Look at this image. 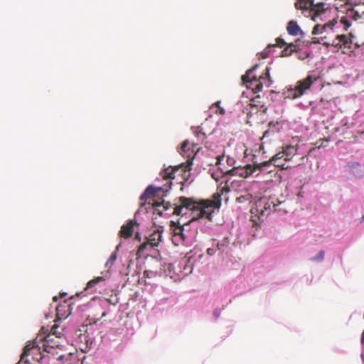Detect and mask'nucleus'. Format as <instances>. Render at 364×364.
Returning a JSON list of instances; mask_svg holds the SVG:
<instances>
[{
	"label": "nucleus",
	"mask_w": 364,
	"mask_h": 364,
	"mask_svg": "<svg viewBox=\"0 0 364 364\" xmlns=\"http://www.w3.org/2000/svg\"><path fill=\"white\" fill-rule=\"evenodd\" d=\"M193 133L197 139V142L185 140L182 142L178 150L179 154L186 159H194L201 147L198 142L204 144V146L210 149L213 145L220 144L225 140L223 132L220 129H211L210 122L207 119L200 126L192 127Z\"/></svg>",
	"instance_id": "obj_1"
},
{
	"label": "nucleus",
	"mask_w": 364,
	"mask_h": 364,
	"mask_svg": "<svg viewBox=\"0 0 364 364\" xmlns=\"http://www.w3.org/2000/svg\"><path fill=\"white\" fill-rule=\"evenodd\" d=\"M230 191L228 186H223L220 189V193H216L213 195V200H205L197 203L193 198L181 196V205L174 209L176 215L186 214L183 210H191L192 212V218L190 222L196 221L200 218H205L211 221L213 213L215 208H219L221 205V195L225 192Z\"/></svg>",
	"instance_id": "obj_2"
},
{
	"label": "nucleus",
	"mask_w": 364,
	"mask_h": 364,
	"mask_svg": "<svg viewBox=\"0 0 364 364\" xmlns=\"http://www.w3.org/2000/svg\"><path fill=\"white\" fill-rule=\"evenodd\" d=\"M257 68L258 65H255L242 76V81L243 84L246 85L247 87L252 89L255 93L262 91L264 85L269 87L272 83V80L269 75V68L267 67L265 73L259 77H257L256 75H253V72Z\"/></svg>",
	"instance_id": "obj_3"
},
{
	"label": "nucleus",
	"mask_w": 364,
	"mask_h": 364,
	"mask_svg": "<svg viewBox=\"0 0 364 364\" xmlns=\"http://www.w3.org/2000/svg\"><path fill=\"white\" fill-rule=\"evenodd\" d=\"M38 339H36L33 341H29L25 346L23 352L21 355V361L24 360L26 363H30L31 361L41 362L44 359L50 360V356L41 350V346L38 343Z\"/></svg>",
	"instance_id": "obj_4"
},
{
	"label": "nucleus",
	"mask_w": 364,
	"mask_h": 364,
	"mask_svg": "<svg viewBox=\"0 0 364 364\" xmlns=\"http://www.w3.org/2000/svg\"><path fill=\"white\" fill-rule=\"evenodd\" d=\"M193 161H186V163H183L178 166H170L165 168L161 175L162 178H175L176 176H181L183 179L188 180L191 176V170L192 166Z\"/></svg>",
	"instance_id": "obj_5"
},
{
	"label": "nucleus",
	"mask_w": 364,
	"mask_h": 364,
	"mask_svg": "<svg viewBox=\"0 0 364 364\" xmlns=\"http://www.w3.org/2000/svg\"><path fill=\"white\" fill-rule=\"evenodd\" d=\"M40 341H41L43 351L48 354L52 360H60L64 358L63 355H57V348L60 345L58 338H55L53 336L39 334L37 337Z\"/></svg>",
	"instance_id": "obj_6"
},
{
	"label": "nucleus",
	"mask_w": 364,
	"mask_h": 364,
	"mask_svg": "<svg viewBox=\"0 0 364 364\" xmlns=\"http://www.w3.org/2000/svg\"><path fill=\"white\" fill-rule=\"evenodd\" d=\"M230 161H216L215 165L218 166V168L220 169L223 174L227 175H232L236 176L238 175L241 177L246 178L251 175L252 171L255 170L254 168L252 167L250 164H245L243 167H233L231 169L225 167L226 164H229ZM232 162L231 166L233 165L235 161H230Z\"/></svg>",
	"instance_id": "obj_7"
},
{
	"label": "nucleus",
	"mask_w": 364,
	"mask_h": 364,
	"mask_svg": "<svg viewBox=\"0 0 364 364\" xmlns=\"http://www.w3.org/2000/svg\"><path fill=\"white\" fill-rule=\"evenodd\" d=\"M294 6L297 9L309 10L311 18L314 21L326 10V4L323 2L315 4L314 0H296Z\"/></svg>",
	"instance_id": "obj_8"
},
{
	"label": "nucleus",
	"mask_w": 364,
	"mask_h": 364,
	"mask_svg": "<svg viewBox=\"0 0 364 364\" xmlns=\"http://www.w3.org/2000/svg\"><path fill=\"white\" fill-rule=\"evenodd\" d=\"M281 205L282 203L280 202L275 203L273 198H262L256 202L255 210L260 219L262 217L267 216L270 213L272 208L274 211H281L282 209L279 208V206Z\"/></svg>",
	"instance_id": "obj_9"
},
{
	"label": "nucleus",
	"mask_w": 364,
	"mask_h": 364,
	"mask_svg": "<svg viewBox=\"0 0 364 364\" xmlns=\"http://www.w3.org/2000/svg\"><path fill=\"white\" fill-rule=\"evenodd\" d=\"M360 0H343V13L345 11V16H343V25L346 28L350 26L349 19L357 21L361 16L358 10L354 7L360 3Z\"/></svg>",
	"instance_id": "obj_10"
},
{
	"label": "nucleus",
	"mask_w": 364,
	"mask_h": 364,
	"mask_svg": "<svg viewBox=\"0 0 364 364\" xmlns=\"http://www.w3.org/2000/svg\"><path fill=\"white\" fill-rule=\"evenodd\" d=\"M318 79L316 76L308 75L306 78L299 80L294 88L288 90V97L292 99L300 97Z\"/></svg>",
	"instance_id": "obj_11"
},
{
	"label": "nucleus",
	"mask_w": 364,
	"mask_h": 364,
	"mask_svg": "<svg viewBox=\"0 0 364 364\" xmlns=\"http://www.w3.org/2000/svg\"><path fill=\"white\" fill-rule=\"evenodd\" d=\"M343 53L349 56H357L361 52V48L358 42L354 41V36L351 33L348 36L343 35Z\"/></svg>",
	"instance_id": "obj_12"
},
{
	"label": "nucleus",
	"mask_w": 364,
	"mask_h": 364,
	"mask_svg": "<svg viewBox=\"0 0 364 364\" xmlns=\"http://www.w3.org/2000/svg\"><path fill=\"white\" fill-rule=\"evenodd\" d=\"M170 228L172 234V241L175 245L183 244L187 239L184 234V225H181L179 221H171Z\"/></svg>",
	"instance_id": "obj_13"
},
{
	"label": "nucleus",
	"mask_w": 364,
	"mask_h": 364,
	"mask_svg": "<svg viewBox=\"0 0 364 364\" xmlns=\"http://www.w3.org/2000/svg\"><path fill=\"white\" fill-rule=\"evenodd\" d=\"M97 320H95L93 322H89L85 325H83L81 328L78 329L76 331L77 336L79 337L81 343H85L87 346L92 345L93 342V338L90 336L89 331L92 328V324L96 323Z\"/></svg>",
	"instance_id": "obj_14"
},
{
	"label": "nucleus",
	"mask_w": 364,
	"mask_h": 364,
	"mask_svg": "<svg viewBox=\"0 0 364 364\" xmlns=\"http://www.w3.org/2000/svg\"><path fill=\"white\" fill-rule=\"evenodd\" d=\"M278 161H264L262 163L259 164H255L252 166V168H255L254 171L251 173V175L255 172H257V174L260 171H266L267 173H270L272 171V169H270V167H281L282 169H285L287 168L284 166V164H276Z\"/></svg>",
	"instance_id": "obj_15"
},
{
	"label": "nucleus",
	"mask_w": 364,
	"mask_h": 364,
	"mask_svg": "<svg viewBox=\"0 0 364 364\" xmlns=\"http://www.w3.org/2000/svg\"><path fill=\"white\" fill-rule=\"evenodd\" d=\"M181 197L178 199V204L172 205L170 202H166L163 200L161 203L156 202L153 203V208L154 213H156L159 216H161L164 211H167L168 210L173 209V212L171 214L176 215L174 213L175 208L181 205Z\"/></svg>",
	"instance_id": "obj_16"
},
{
	"label": "nucleus",
	"mask_w": 364,
	"mask_h": 364,
	"mask_svg": "<svg viewBox=\"0 0 364 364\" xmlns=\"http://www.w3.org/2000/svg\"><path fill=\"white\" fill-rule=\"evenodd\" d=\"M296 146H287L283 148V151L277 153L269 159H291L296 153Z\"/></svg>",
	"instance_id": "obj_17"
},
{
	"label": "nucleus",
	"mask_w": 364,
	"mask_h": 364,
	"mask_svg": "<svg viewBox=\"0 0 364 364\" xmlns=\"http://www.w3.org/2000/svg\"><path fill=\"white\" fill-rule=\"evenodd\" d=\"M136 225L138 224L136 220H131L126 225H122L119 231L120 237L125 239L132 237L134 232V228Z\"/></svg>",
	"instance_id": "obj_18"
},
{
	"label": "nucleus",
	"mask_w": 364,
	"mask_h": 364,
	"mask_svg": "<svg viewBox=\"0 0 364 364\" xmlns=\"http://www.w3.org/2000/svg\"><path fill=\"white\" fill-rule=\"evenodd\" d=\"M67 301H64V304H60L56 308L57 317L59 319L67 318L71 314L70 304H66Z\"/></svg>",
	"instance_id": "obj_19"
},
{
	"label": "nucleus",
	"mask_w": 364,
	"mask_h": 364,
	"mask_svg": "<svg viewBox=\"0 0 364 364\" xmlns=\"http://www.w3.org/2000/svg\"><path fill=\"white\" fill-rule=\"evenodd\" d=\"M287 33L291 36H298V35H301V36L304 35V33L301 30L297 22L295 21H293V20L290 21L288 23V25L287 26Z\"/></svg>",
	"instance_id": "obj_20"
},
{
	"label": "nucleus",
	"mask_w": 364,
	"mask_h": 364,
	"mask_svg": "<svg viewBox=\"0 0 364 364\" xmlns=\"http://www.w3.org/2000/svg\"><path fill=\"white\" fill-rule=\"evenodd\" d=\"M161 233L162 231H160L159 230L154 231V232L146 237V241L149 242L151 245L155 247H157L161 240Z\"/></svg>",
	"instance_id": "obj_21"
},
{
	"label": "nucleus",
	"mask_w": 364,
	"mask_h": 364,
	"mask_svg": "<svg viewBox=\"0 0 364 364\" xmlns=\"http://www.w3.org/2000/svg\"><path fill=\"white\" fill-rule=\"evenodd\" d=\"M64 328L61 327L58 321H55V323L52 326L50 333L48 335L53 336L55 338L60 339L64 336Z\"/></svg>",
	"instance_id": "obj_22"
},
{
	"label": "nucleus",
	"mask_w": 364,
	"mask_h": 364,
	"mask_svg": "<svg viewBox=\"0 0 364 364\" xmlns=\"http://www.w3.org/2000/svg\"><path fill=\"white\" fill-rule=\"evenodd\" d=\"M155 248V247L151 245L147 241L143 242L138 248L136 256L138 258L145 257V252L149 251Z\"/></svg>",
	"instance_id": "obj_23"
},
{
	"label": "nucleus",
	"mask_w": 364,
	"mask_h": 364,
	"mask_svg": "<svg viewBox=\"0 0 364 364\" xmlns=\"http://www.w3.org/2000/svg\"><path fill=\"white\" fill-rule=\"evenodd\" d=\"M333 26V23H328L323 26L317 24L316 25L312 31L313 35H318L319 33H322L326 28L332 29V27Z\"/></svg>",
	"instance_id": "obj_24"
},
{
	"label": "nucleus",
	"mask_w": 364,
	"mask_h": 364,
	"mask_svg": "<svg viewBox=\"0 0 364 364\" xmlns=\"http://www.w3.org/2000/svg\"><path fill=\"white\" fill-rule=\"evenodd\" d=\"M104 280L102 277H97L90 281H89L87 284L86 287L85 288V291H90V293H93L95 291L92 290V288L95 287L97 284Z\"/></svg>",
	"instance_id": "obj_25"
},
{
	"label": "nucleus",
	"mask_w": 364,
	"mask_h": 364,
	"mask_svg": "<svg viewBox=\"0 0 364 364\" xmlns=\"http://www.w3.org/2000/svg\"><path fill=\"white\" fill-rule=\"evenodd\" d=\"M104 280L102 277H97L90 281H89L87 284L86 287L85 288V291H90V293H93L95 291L92 290V288L95 287L97 284Z\"/></svg>",
	"instance_id": "obj_26"
},
{
	"label": "nucleus",
	"mask_w": 364,
	"mask_h": 364,
	"mask_svg": "<svg viewBox=\"0 0 364 364\" xmlns=\"http://www.w3.org/2000/svg\"><path fill=\"white\" fill-rule=\"evenodd\" d=\"M297 50V46L294 45V43H289L287 45L284 50L282 51V56H289L292 54V53L296 52Z\"/></svg>",
	"instance_id": "obj_27"
},
{
	"label": "nucleus",
	"mask_w": 364,
	"mask_h": 364,
	"mask_svg": "<svg viewBox=\"0 0 364 364\" xmlns=\"http://www.w3.org/2000/svg\"><path fill=\"white\" fill-rule=\"evenodd\" d=\"M161 190V188H155L152 186H148L144 193H143V195L141 196V199H143L145 197H152V196H154V195L159 191Z\"/></svg>",
	"instance_id": "obj_28"
},
{
	"label": "nucleus",
	"mask_w": 364,
	"mask_h": 364,
	"mask_svg": "<svg viewBox=\"0 0 364 364\" xmlns=\"http://www.w3.org/2000/svg\"><path fill=\"white\" fill-rule=\"evenodd\" d=\"M252 198V195L250 193L247 192L244 195H241V196H238L236 198V201L240 203H245L246 201L250 202Z\"/></svg>",
	"instance_id": "obj_29"
},
{
	"label": "nucleus",
	"mask_w": 364,
	"mask_h": 364,
	"mask_svg": "<svg viewBox=\"0 0 364 364\" xmlns=\"http://www.w3.org/2000/svg\"><path fill=\"white\" fill-rule=\"evenodd\" d=\"M332 46L338 48H341V35L337 36L336 39L333 42Z\"/></svg>",
	"instance_id": "obj_30"
},
{
	"label": "nucleus",
	"mask_w": 364,
	"mask_h": 364,
	"mask_svg": "<svg viewBox=\"0 0 364 364\" xmlns=\"http://www.w3.org/2000/svg\"><path fill=\"white\" fill-rule=\"evenodd\" d=\"M286 45V43L285 41H284V39L281 38H277L276 39V46H278L279 48H282L283 46H284ZM273 47L275 46V45H273L272 46Z\"/></svg>",
	"instance_id": "obj_31"
},
{
	"label": "nucleus",
	"mask_w": 364,
	"mask_h": 364,
	"mask_svg": "<svg viewBox=\"0 0 364 364\" xmlns=\"http://www.w3.org/2000/svg\"><path fill=\"white\" fill-rule=\"evenodd\" d=\"M116 255L115 254H112L110 257L109 258V259L107 260V263H106V266L108 267L109 264L112 265L113 264V263L114 262V261L116 260Z\"/></svg>",
	"instance_id": "obj_32"
},
{
	"label": "nucleus",
	"mask_w": 364,
	"mask_h": 364,
	"mask_svg": "<svg viewBox=\"0 0 364 364\" xmlns=\"http://www.w3.org/2000/svg\"><path fill=\"white\" fill-rule=\"evenodd\" d=\"M324 251L321 250L314 259L317 261H322L324 258Z\"/></svg>",
	"instance_id": "obj_33"
},
{
	"label": "nucleus",
	"mask_w": 364,
	"mask_h": 364,
	"mask_svg": "<svg viewBox=\"0 0 364 364\" xmlns=\"http://www.w3.org/2000/svg\"><path fill=\"white\" fill-rule=\"evenodd\" d=\"M220 102H217L215 103V106L218 107V110L216 111V113H219L220 114H224L225 113V111L224 108L220 107Z\"/></svg>",
	"instance_id": "obj_34"
},
{
	"label": "nucleus",
	"mask_w": 364,
	"mask_h": 364,
	"mask_svg": "<svg viewBox=\"0 0 364 364\" xmlns=\"http://www.w3.org/2000/svg\"><path fill=\"white\" fill-rule=\"evenodd\" d=\"M207 253L209 255H213L215 253V250L213 248H208Z\"/></svg>",
	"instance_id": "obj_35"
},
{
	"label": "nucleus",
	"mask_w": 364,
	"mask_h": 364,
	"mask_svg": "<svg viewBox=\"0 0 364 364\" xmlns=\"http://www.w3.org/2000/svg\"><path fill=\"white\" fill-rule=\"evenodd\" d=\"M360 343L362 345H364V331H363L362 335H361Z\"/></svg>",
	"instance_id": "obj_36"
},
{
	"label": "nucleus",
	"mask_w": 364,
	"mask_h": 364,
	"mask_svg": "<svg viewBox=\"0 0 364 364\" xmlns=\"http://www.w3.org/2000/svg\"><path fill=\"white\" fill-rule=\"evenodd\" d=\"M135 237H136V239H137L139 241H140V240H141V237H140L139 233H138V232H137V233L136 234V235H135Z\"/></svg>",
	"instance_id": "obj_37"
},
{
	"label": "nucleus",
	"mask_w": 364,
	"mask_h": 364,
	"mask_svg": "<svg viewBox=\"0 0 364 364\" xmlns=\"http://www.w3.org/2000/svg\"><path fill=\"white\" fill-rule=\"evenodd\" d=\"M66 295H67L66 293H61L60 294V297L63 298V297L65 296Z\"/></svg>",
	"instance_id": "obj_38"
},
{
	"label": "nucleus",
	"mask_w": 364,
	"mask_h": 364,
	"mask_svg": "<svg viewBox=\"0 0 364 364\" xmlns=\"http://www.w3.org/2000/svg\"><path fill=\"white\" fill-rule=\"evenodd\" d=\"M222 158H223V156H218L215 158V159L219 160V159H222Z\"/></svg>",
	"instance_id": "obj_39"
},
{
	"label": "nucleus",
	"mask_w": 364,
	"mask_h": 364,
	"mask_svg": "<svg viewBox=\"0 0 364 364\" xmlns=\"http://www.w3.org/2000/svg\"><path fill=\"white\" fill-rule=\"evenodd\" d=\"M53 299L54 301H57L58 297L55 296L53 297Z\"/></svg>",
	"instance_id": "obj_40"
},
{
	"label": "nucleus",
	"mask_w": 364,
	"mask_h": 364,
	"mask_svg": "<svg viewBox=\"0 0 364 364\" xmlns=\"http://www.w3.org/2000/svg\"><path fill=\"white\" fill-rule=\"evenodd\" d=\"M106 316V313L105 312H103L102 314V316L101 317H104Z\"/></svg>",
	"instance_id": "obj_41"
},
{
	"label": "nucleus",
	"mask_w": 364,
	"mask_h": 364,
	"mask_svg": "<svg viewBox=\"0 0 364 364\" xmlns=\"http://www.w3.org/2000/svg\"><path fill=\"white\" fill-rule=\"evenodd\" d=\"M217 247H218V250H220V247L219 243H218V244H217Z\"/></svg>",
	"instance_id": "obj_42"
},
{
	"label": "nucleus",
	"mask_w": 364,
	"mask_h": 364,
	"mask_svg": "<svg viewBox=\"0 0 364 364\" xmlns=\"http://www.w3.org/2000/svg\"><path fill=\"white\" fill-rule=\"evenodd\" d=\"M259 96L258 95V96H257V97H255V99L254 100H257V99H259Z\"/></svg>",
	"instance_id": "obj_43"
},
{
	"label": "nucleus",
	"mask_w": 364,
	"mask_h": 364,
	"mask_svg": "<svg viewBox=\"0 0 364 364\" xmlns=\"http://www.w3.org/2000/svg\"><path fill=\"white\" fill-rule=\"evenodd\" d=\"M83 292H80V294H77V296H80V294H82Z\"/></svg>",
	"instance_id": "obj_44"
},
{
	"label": "nucleus",
	"mask_w": 364,
	"mask_h": 364,
	"mask_svg": "<svg viewBox=\"0 0 364 364\" xmlns=\"http://www.w3.org/2000/svg\"><path fill=\"white\" fill-rule=\"evenodd\" d=\"M363 219H364V216H363Z\"/></svg>",
	"instance_id": "obj_45"
},
{
	"label": "nucleus",
	"mask_w": 364,
	"mask_h": 364,
	"mask_svg": "<svg viewBox=\"0 0 364 364\" xmlns=\"http://www.w3.org/2000/svg\"><path fill=\"white\" fill-rule=\"evenodd\" d=\"M363 13H364V11Z\"/></svg>",
	"instance_id": "obj_46"
}]
</instances>
